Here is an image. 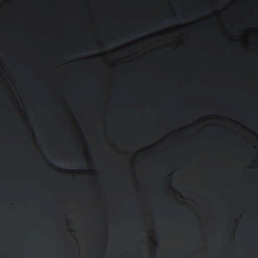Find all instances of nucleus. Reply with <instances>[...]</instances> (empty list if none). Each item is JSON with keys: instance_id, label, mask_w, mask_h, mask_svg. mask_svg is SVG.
<instances>
[{"instance_id": "f257e3e1", "label": "nucleus", "mask_w": 258, "mask_h": 258, "mask_svg": "<svg viewBox=\"0 0 258 258\" xmlns=\"http://www.w3.org/2000/svg\"><path fill=\"white\" fill-rule=\"evenodd\" d=\"M141 33H142L141 31H138L137 32H136L135 33H134V35H140L141 34Z\"/></svg>"}, {"instance_id": "f03ea898", "label": "nucleus", "mask_w": 258, "mask_h": 258, "mask_svg": "<svg viewBox=\"0 0 258 258\" xmlns=\"http://www.w3.org/2000/svg\"><path fill=\"white\" fill-rule=\"evenodd\" d=\"M165 22H166V21H165V20H164V21H161V22L159 23V24H162V23H165Z\"/></svg>"}, {"instance_id": "7ed1b4c3", "label": "nucleus", "mask_w": 258, "mask_h": 258, "mask_svg": "<svg viewBox=\"0 0 258 258\" xmlns=\"http://www.w3.org/2000/svg\"><path fill=\"white\" fill-rule=\"evenodd\" d=\"M77 162L79 163V162H82L81 161H78Z\"/></svg>"}]
</instances>
